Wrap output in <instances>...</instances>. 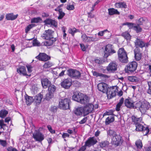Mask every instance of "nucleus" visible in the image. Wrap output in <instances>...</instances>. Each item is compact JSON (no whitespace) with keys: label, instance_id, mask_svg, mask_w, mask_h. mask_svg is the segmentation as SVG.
<instances>
[{"label":"nucleus","instance_id":"nucleus-4","mask_svg":"<svg viewBox=\"0 0 151 151\" xmlns=\"http://www.w3.org/2000/svg\"><path fill=\"white\" fill-rule=\"evenodd\" d=\"M104 52V57L106 58L109 56L115 53L116 51L114 50L113 45L111 44H108L105 46Z\"/></svg>","mask_w":151,"mask_h":151},{"label":"nucleus","instance_id":"nucleus-1","mask_svg":"<svg viewBox=\"0 0 151 151\" xmlns=\"http://www.w3.org/2000/svg\"><path fill=\"white\" fill-rule=\"evenodd\" d=\"M97 88L99 91L103 93H106L108 99H110L116 95V89L115 87L109 88L106 84L101 83L98 84Z\"/></svg>","mask_w":151,"mask_h":151},{"label":"nucleus","instance_id":"nucleus-7","mask_svg":"<svg viewBox=\"0 0 151 151\" xmlns=\"http://www.w3.org/2000/svg\"><path fill=\"white\" fill-rule=\"evenodd\" d=\"M70 102V99H68L61 100V101L59 102L60 108L63 110L69 109Z\"/></svg>","mask_w":151,"mask_h":151},{"label":"nucleus","instance_id":"nucleus-28","mask_svg":"<svg viewBox=\"0 0 151 151\" xmlns=\"http://www.w3.org/2000/svg\"><path fill=\"white\" fill-rule=\"evenodd\" d=\"M132 122L134 123H139L142 120V118L141 117H138L137 116L132 115L131 117Z\"/></svg>","mask_w":151,"mask_h":151},{"label":"nucleus","instance_id":"nucleus-36","mask_svg":"<svg viewBox=\"0 0 151 151\" xmlns=\"http://www.w3.org/2000/svg\"><path fill=\"white\" fill-rule=\"evenodd\" d=\"M135 126L136 127L135 130L138 132L142 131L144 127L143 125L139 123L135 124Z\"/></svg>","mask_w":151,"mask_h":151},{"label":"nucleus","instance_id":"nucleus-56","mask_svg":"<svg viewBox=\"0 0 151 151\" xmlns=\"http://www.w3.org/2000/svg\"><path fill=\"white\" fill-rule=\"evenodd\" d=\"M6 126V124L4 123V120L2 119H1L0 120V128L4 129V126Z\"/></svg>","mask_w":151,"mask_h":151},{"label":"nucleus","instance_id":"nucleus-33","mask_svg":"<svg viewBox=\"0 0 151 151\" xmlns=\"http://www.w3.org/2000/svg\"><path fill=\"white\" fill-rule=\"evenodd\" d=\"M121 35L127 40H130L131 38V36L127 31L122 33Z\"/></svg>","mask_w":151,"mask_h":151},{"label":"nucleus","instance_id":"nucleus-45","mask_svg":"<svg viewBox=\"0 0 151 151\" xmlns=\"http://www.w3.org/2000/svg\"><path fill=\"white\" fill-rule=\"evenodd\" d=\"M42 19L40 17L34 18L31 20V22L32 23H37L42 21Z\"/></svg>","mask_w":151,"mask_h":151},{"label":"nucleus","instance_id":"nucleus-35","mask_svg":"<svg viewBox=\"0 0 151 151\" xmlns=\"http://www.w3.org/2000/svg\"><path fill=\"white\" fill-rule=\"evenodd\" d=\"M109 144V142L107 141H101L100 142L99 146L101 148L107 147Z\"/></svg>","mask_w":151,"mask_h":151},{"label":"nucleus","instance_id":"nucleus-17","mask_svg":"<svg viewBox=\"0 0 151 151\" xmlns=\"http://www.w3.org/2000/svg\"><path fill=\"white\" fill-rule=\"evenodd\" d=\"M134 102L130 99H125L124 104L125 106L127 108H134L135 106Z\"/></svg>","mask_w":151,"mask_h":151},{"label":"nucleus","instance_id":"nucleus-60","mask_svg":"<svg viewBox=\"0 0 151 151\" xmlns=\"http://www.w3.org/2000/svg\"><path fill=\"white\" fill-rule=\"evenodd\" d=\"M57 108L56 106H53L51 107L50 110L51 111L55 112L57 111Z\"/></svg>","mask_w":151,"mask_h":151},{"label":"nucleus","instance_id":"nucleus-34","mask_svg":"<svg viewBox=\"0 0 151 151\" xmlns=\"http://www.w3.org/2000/svg\"><path fill=\"white\" fill-rule=\"evenodd\" d=\"M56 90V87L53 85H50L48 87V91L54 94Z\"/></svg>","mask_w":151,"mask_h":151},{"label":"nucleus","instance_id":"nucleus-50","mask_svg":"<svg viewBox=\"0 0 151 151\" xmlns=\"http://www.w3.org/2000/svg\"><path fill=\"white\" fill-rule=\"evenodd\" d=\"M47 127L48 130L49 131V132L52 134H55V131L53 129L51 126L50 125H48L47 126Z\"/></svg>","mask_w":151,"mask_h":151},{"label":"nucleus","instance_id":"nucleus-20","mask_svg":"<svg viewBox=\"0 0 151 151\" xmlns=\"http://www.w3.org/2000/svg\"><path fill=\"white\" fill-rule=\"evenodd\" d=\"M83 95V94L80 92H76L73 96L72 98L74 100L80 102L81 98H82Z\"/></svg>","mask_w":151,"mask_h":151},{"label":"nucleus","instance_id":"nucleus-42","mask_svg":"<svg viewBox=\"0 0 151 151\" xmlns=\"http://www.w3.org/2000/svg\"><path fill=\"white\" fill-rule=\"evenodd\" d=\"M59 16L58 17V19H61L65 16V14L63 12L61 9H59L58 10Z\"/></svg>","mask_w":151,"mask_h":151},{"label":"nucleus","instance_id":"nucleus-27","mask_svg":"<svg viewBox=\"0 0 151 151\" xmlns=\"http://www.w3.org/2000/svg\"><path fill=\"white\" fill-rule=\"evenodd\" d=\"M42 98V94L40 93L34 97V101L37 104H40L41 102Z\"/></svg>","mask_w":151,"mask_h":151},{"label":"nucleus","instance_id":"nucleus-39","mask_svg":"<svg viewBox=\"0 0 151 151\" xmlns=\"http://www.w3.org/2000/svg\"><path fill=\"white\" fill-rule=\"evenodd\" d=\"M54 94L48 91L45 95V99L47 100H49L53 97Z\"/></svg>","mask_w":151,"mask_h":151},{"label":"nucleus","instance_id":"nucleus-57","mask_svg":"<svg viewBox=\"0 0 151 151\" xmlns=\"http://www.w3.org/2000/svg\"><path fill=\"white\" fill-rule=\"evenodd\" d=\"M67 9L69 10H73L74 9V7L73 5H70L67 6Z\"/></svg>","mask_w":151,"mask_h":151},{"label":"nucleus","instance_id":"nucleus-47","mask_svg":"<svg viewBox=\"0 0 151 151\" xmlns=\"http://www.w3.org/2000/svg\"><path fill=\"white\" fill-rule=\"evenodd\" d=\"M53 65V64L50 61H48L46 62L44 65L43 67L44 68H50Z\"/></svg>","mask_w":151,"mask_h":151},{"label":"nucleus","instance_id":"nucleus-10","mask_svg":"<svg viewBox=\"0 0 151 151\" xmlns=\"http://www.w3.org/2000/svg\"><path fill=\"white\" fill-rule=\"evenodd\" d=\"M83 108V116H85L92 111L93 109L94 106L91 104H89Z\"/></svg>","mask_w":151,"mask_h":151},{"label":"nucleus","instance_id":"nucleus-21","mask_svg":"<svg viewBox=\"0 0 151 151\" xmlns=\"http://www.w3.org/2000/svg\"><path fill=\"white\" fill-rule=\"evenodd\" d=\"M134 56L137 60H139L141 58V53L138 49V48H135L134 50Z\"/></svg>","mask_w":151,"mask_h":151},{"label":"nucleus","instance_id":"nucleus-58","mask_svg":"<svg viewBox=\"0 0 151 151\" xmlns=\"http://www.w3.org/2000/svg\"><path fill=\"white\" fill-rule=\"evenodd\" d=\"M127 25L128 26L129 29L133 28V29L134 26V24L132 23H128V24H127Z\"/></svg>","mask_w":151,"mask_h":151},{"label":"nucleus","instance_id":"nucleus-37","mask_svg":"<svg viewBox=\"0 0 151 151\" xmlns=\"http://www.w3.org/2000/svg\"><path fill=\"white\" fill-rule=\"evenodd\" d=\"M114 121V118L113 116H109L106 118L105 121V124L106 125L109 124Z\"/></svg>","mask_w":151,"mask_h":151},{"label":"nucleus","instance_id":"nucleus-41","mask_svg":"<svg viewBox=\"0 0 151 151\" xmlns=\"http://www.w3.org/2000/svg\"><path fill=\"white\" fill-rule=\"evenodd\" d=\"M135 144L137 148L139 149H141L142 147L141 140L139 139L136 141Z\"/></svg>","mask_w":151,"mask_h":151},{"label":"nucleus","instance_id":"nucleus-23","mask_svg":"<svg viewBox=\"0 0 151 151\" xmlns=\"http://www.w3.org/2000/svg\"><path fill=\"white\" fill-rule=\"evenodd\" d=\"M82 96L79 103L81 104H85L89 102V99L87 96L83 94V95Z\"/></svg>","mask_w":151,"mask_h":151},{"label":"nucleus","instance_id":"nucleus-22","mask_svg":"<svg viewBox=\"0 0 151 151\" xmlns=\"http://www.w3.org/2000/svg\"><path fill=\"white\" fill-rule=\"evenodd\" d=\"M41 82L42 86L45 88H46L48 86H49L50 85V82L47 78L41 79Z\"/></svg>","mask_w":151,"mask_h":151},{"label":"nucleus","instance_id":"nucleus-44","mask_svg":"<svg viewBox=\"0 0 151 151\" xmlns=\"http://www.w3.org/2000/svg\"><path fill=\"white\" fill-rule=\"evenodd\" d=\"M93 74L94 76H95L96 77L98 76H101L103 77L106 78L107 76L106 75L99 73L96 71H93Z\"/></svg>","mask_w":151,"mask_h":151},{"label":"nucleus","instance_id":"nucleus-32","mask_svg":"<svg viewBox=\"0 0 151 151\" xmlns=\"http://www.w3.org/2000/svg\"><path fill=\"white\" fill-rule=\"evenodd\" d=\"M124 101V99L122 98L120 99L119 102L116 105V111H119L120 110V108L123 103Z\"/></svg>","mask_w":151,"mask_h":151},{"label":"nucleus","instance_id":"nucleus-8","mask_svg":"<svg viewBox=\"0 0 151 151\" xmlns=\"http://www.w3.org/2000/svg\"><path fill=\"white\" fill-rule=\"evenodd\" d=\"M68 75L72 78H79L81 77V73L76 70L69 69L68 70Z\"/></svg>","mask_w":151,"mask_h":151},{"label":"nucleus","instance_id":"nucleus-64","mask_svg":"<svg viewBox=\"0 0 151 151\" xmlns=\"http://www.w3.org/2000/svg\"><path fill=\"white\" fill-rule=\"evenodd\" d=\"M26 67L27 69V70L28 71V72L29 73H30L32 70V67L30 65H27Z\"/></svg>","mask_w":151,"mask_h":151},{"label":"nucleus","instance_id":"nucleus-16","mask_svg":"<svg viewBox=\"0 0 151 151\" xmlns=\"http://www.w3.org/2000/svg\"><path fill=\"white\" fill-rule=\"evenodd\" d=\"M134 43L136 48H138L139 47L142 48L145 47V43L141 39L137 38Z\"/></svg>","mask_w":151,"mask_h":151},{"label":"nucleus","instance_id":"nucleus-24","mask_svg":"<svg viewBox=\"0 0 151 151\" xmlns=\"http://www.w3.org/2000/svg\"><path fill=\"white\" fill-rule=\"evenodd\" d=\"M74 113L77 116H81L83 114V109L82 107H78L74 111Z\"/></svg>","mask_w":151,"mask_h":151},{"label":"nucleus","instance_id":"nucleus-6","mask_svg":"<svg viewBox=\"0 0 151 151\" xmlns=\"http://www.w3.org/2000/svg\"><path fill=\"white\" fill-rule=\"evenodd\" d=\"M137 63L135 61L129 63L125 68V70L127 73H129L133 72L137 68Z\"/></svg>","mask_w":151,"mask_h":151},{"label":"nucleus","instance_id":"nucleus-11","mask_svg":"<svg viewBox=\"0 0 151 151\" xmlns=\"http://www.w3.org/2000/svg\"><path fill=\"white\" fill-rule=\"evenodd\" d=\"M97 142L96 139L94 137H90L86 141L85 143L87 147H90L93 145Z\"/></svg>","mask_w":151,"mask_h":151},{"label":"nucleus","instance_id":"nucleus-9","mask_svg":"<svg viewBox=\"0 0 151 151\" xmlns=\"http://www.w3.org/2000/svg\"><path fill=\"white\" fill-rule=\"evenodd\" d=\"M122 137L120 135L116 134L112 137L111 143L113 145L118 146L122 144Z\"/></svg>","mask_w":151,"mask_h":151},{"label":"nucleus","instance_id":"nucleus-12","mask_svg":"<svg viewBox=\"0 0 151 151\" xmlns=\"http://www.w3.org/2000/svg\"><path fill=\"white\" fill-rule=\"evenodd\" d=\"M117 65L114 62H111L106 68L107 70L110 73H113L117 70Z\"/></svg>","mask_w":151,"mask_h":151},{"label":"nucleus","instance_id":"nucleus-49","mask_svg":"<svg viewBox=\"0 0 151 151\" xmlns=\"http://www.w3.org/2000/svg\"><path fill=\"white\" fill-rule=\"evenodd\" d=\"M68 32L71 34L73 36L74 35L75 33L76 32V29L75 28L69 29L68 30Z\"/></svg>","mask_w":151,"mask_h":151},{"label":"nucleus","instance_id":"nucleus-61","mask_svg":"<svg viewBox=\"0 0 151 151\" xmlns=\"http://www.w3.org/2000/svg\"><path fill=\"white\" fill-rule=\"evenodd\" d=\"M7 150L8 151H18L16 149L12 147H8L7 148Z\"/></svg>","mask_w":151,"mask_h":151},{"label":"nucleus","instance_id":"nucleus-5","mask_svg":"<svg viewBox=\"0 0 151 151\" xmlns=\"http://www.w3.org/2000/svg\"><path fill=\"white\" fill-rule=\"evenodd\" d=\"M149 106L148 102L141 103L139 102L136 104L135 107L139 108L141 113L145 114L146 111L149 109Z\"/></svg>","mask_w":151,"mask_h":151},{"label":"nucleus","instance_id":"nucleus-63","mask_svg":"<svg viewBox=\"0 0 151 151\" xmlns=\"http://www.w3.org/2000/svg\"><path fill=\"white\" fill-rule=\"evenodd\" d=\"M80 46L82 50L83 51H85L86 50V48L84 45L83 44H80Z\"/></svg>","mask_w":151,"mask_h":151},{"label":"nucleus","instance_id":"nucleus-40","mask_svg":"<svg viewBox=\"0 0 151 151\" xmlns=\"http://www.w3.org/2000/svg\"><path fill=\"white\" fill-rule=\"evenodd\" d=\"M142 131L143 135L144 136H146L147 135L149 134L150 129L149 128L147 127H144Z\"/></svg>","mask_w":151,"mask_h":151},{"label":"nucleus","instance_id":"nucleus-15","mask_svg":"<svg viewBox=\"0 0 151 151\" xmlns=\"http://www.w3.org/2000/svg\"><path fill=\"white\" fill-rule=\"evenodd\" d=\"M82 40L84 42H90L96 40V38L93 37H88L86 34H83L81 36Z\"/></svg>","mask_w":151,"mask_h":151},{"label":"nucleus","instance_id":"nucleus-55","mask_svg":"<svg viewBox=\"0 0 151 151\" xmlns=\"http://www.w3.org/2000/svg\"><path fill=\"white\" fill-rule=\"evenodd\" d=\"M0 144L3 147H6L7 143L6 141L0 139Z\"/></svg>","mask_w":151,"mask_h":151},{"label":"nucleus","instance_id":"nucleus-25","mask_svg":"<svg viewBox=\"0 0 151 151\" xmlns=\"http://www.w3.org/2000/svg\"><path fill=\"white\" fill-rule=\"evenodd\" d=\"M18 16V14L14 15L13 13L8 14L6 15V18L8 20H13L15 19Z\"/></svg>","mask_w":151,"mask_h":151},{"label":"nucleus","instance_id":"nucleus-48","mask_svg":"<svg viewBox=\"0 0 151 151\" xmlns=\"http://www.w3.org/2000/svg\"><path fill=\"white\" fill-rule=\"evenodd\" d=\"M133 29L136 31V32L138 33L141 32L142 30V28L140 27V26L138 25L137 26H134Z\"/></svg>","mask_w":151,"mask_h":151},{"label":"nucleus","instance_id":"nucleus-43","mask_svg":"<svg viewBox=\"0 0 151 151\" xmlns=\"http://www.w3.org/2000/svg\"><path fill=\"white\" fill-rule=\"evenodd\" d=\"M128 80L132 82H136L138 81V79L135 76H129L128 77Z\"/></svg>","mask_w":151,"mask_h":151},{"label":"nucleus","instance_id":"nucleus-2","mask_svg":"<svg viewBox=\"0 0 151 151\" xmlns=\"http://www.w3.org/2000/svg\"><path fill=\"white\" fill-rule=\"evenodd\" d=\"M52 31L51 30H46L45 32L41 35V37L43 39L47 40L44 43L45 46H50L55 42L56 39L54 38L52 35Z\"/></svg>","mask_w":151,"mask_h":151},{"label":"nucleus","instance_id":"nucleus-26","mask_svg":"<svg viewBox=\"0 0 151 151\" xmlns=\"http://www.w3.org/2000/svg\"><path fill=\"white\" fill-rule=\"evenodd\" d=\"M17 71L18 73L22 74L24 76H30V75H29L27 74L26 68L24 66H22L19 69H17Z\"/></svg>","mask_w":151,"mask_h":151},{"label":"nucleus","instance_id":"nucleus-53","mask_svg":"<svg viewBox=\"0 0 151 151\" xmlns=\"http://www.w3.org/2000/svg\"><path fill=\"white\" fill-rule=\"evenodd\" d=\"M34 26L33 24H31L28 25L26 28L25 31L26 33H27Z\"/></svg>","mask_w":151,"mask_h":151},{"label":"nucleus","instance_id":"nucleus-46","mask_svg":"<svg viewBox=\"0 0 151 151\" xmlns=\"http://www.w3.org/2000/svg\"><path fill=\"white\" fill-rule=\"evenodd\" d=\"M107 134L108 136H112V137L116 135V132L113 130L110 129L107 131Z\"/></svg>","mask_w":151,"mask_h":151},{"label":"nucleus","instance_id":"nucleus-54","mask_svg":"<svg viewBox=\"0 0 151 151\" xmlns=\"http://www.w3.org/2000/svg\"><path fill=\"white\" fill-rule=\"evenodd\" d=\"M87 117H85L83 118L79 123L80 124H83L85 123L87 121Z\"/></svg>","mask_w":151,"mask_h":151},{"label":"nucleus","instance_id":"nucleus-52","mask_svg":"<svg viewBox=\"0 0 151 151\" xmlns=\"http://www.w3.org/2000/svg\"><path fill=\"white\" fill-rule=\"evenodd\" d=\"M32 45L34 46H39L40 43L36 39H34L33 40Z\"/></svg>","mask_w":151,"mask_h":151},{"label":"nucleus","instance_id":"nucleus-14","mask_svg":"<svg viewBox=\"0 0 151 151\" xmlns=\"http://www.w3.org/2000/svg\"><path fill=\"white\" fill-rule=\"evenodd\" d=\"M35 58L40 60L46 61L50 59V57L45 53H40Z\"/></svg>","mask_w":151,"mask_h":151},{"label":"nucleus","instance_id":"nucleus-29","mask_svg":"<svg viewBox=\"0 0 151 151\" xmlns=\"http://www.w3.org/2000/svg\"><path fill=\"white\" fill-rule=\"evenodd\" d=\"M115 5L117 8H126L127 7L126 3L124 2L116 3Z\"/></svg>","mask_w":151,"mask_h":151},{"label":"nucleus","instance_id":"nucleus-62","mask_svg":"<svg viewBox=\"0 0 151 151\" xmlns=\"http://www.w3.org/2000/svg\"><path fill=\"white\" fill-rule=\"evenodd\" d=\"M95 62L96 63L99 64H101L102 63V61L101 59H96L95 60Z\"/></svg>","mask_w":151,"mask_h":151},{"label":"nucleus","instance_id":"nucleus-30","mask_svg":"<svg viewBox=\"0 0 151 151\" xmlns=\"http://www.w3.org/2000/svg\"><path fill=\"white\" fill-rule=\"evenodd\" d=\"M26 102L27 105H29L34 101V99L32 97L26 95L25 96Z\"/></svg>","mask_w":151,"mask_h":151},{"label":"nucleus","instance_id":"nucleus-31","mask_svg":"<svg viewBox=\"0 0 151 151\" xmlns=\"http://www.w3.org/2000/svg\"><path fill=\"white\" fill-rule=\"evenodd\" d=\"M109 14V15H111L115 14H119V12L117 9L114 8H110L108 9Z\"/></svg>","mask_w":151,"mask_h":151},{"label":"nucleus","instance_id":"nucleus-19","mask_svg":"<svg viewBox=\"0 0 151 151\" xmlns=\"http://www.w3.org/2000/svg\"><path fill=\"white\" fill-rule=\"evenodd\" d=\"M45 22L46 24L51 26L54 27H57V23L55 20L47 19L45 21Z\"/></svg>","mask_w":151,"mask_h":151},{"label":"nucleus","instance_id":"nucleus-51","mask_svg":"<svg viewBox=\"0 0 151 151\" xmlns=\"http://www.w3.org/2000/svg\"><path fill=\"white\" fill-rule=\"evenodd\" d=\"M147 83L149 86V88L147 92L148 94H151V81H148Z\"/></svg>","mask_w":151,"mask_h":151},{"label":"nucleus","instance_id":"nucleus-3","mask_svg":"<svg viewBox=\"0 0 151 151\" xmlns=\"http://www.w3.org/2000/svg\"><path fill=\"white\" fill-rule=\"evenodd\" d=\"M119 60L123 63H126L128 61L127 52L123 48H121L118 51Z\"/></svg>","mask_w":151,"mask_h":151},{"label":"nucleus","instance_id":"nucleus-38","mask_svg":"<svg viewBox=\"0 0 151 151\" xmlns=\"http://www.w3.org/2000/svg\"><path fill=\"white\" fill-rule=\"evenodd\" d=\"M8 114V112L6 110L4 109L0 111V117L4 118Z\"/></svg>","mask_w":151,"mask_h":151},{"label":"nucleus","instance_id":"nucleus-18","mask_svg":"<svg viewBox=\"0 0 151 151\" xmlns=\"http://www.w3.org/2000/svg\"><path fill=\"white\" fill-rule=\"evenodd\" d=\"M33 137L36 141L39 142L42 141L44 139L43 135L40 132L34 133L33 134Z\"/></svg>","mask_w":151,"mask_h":151},{"label":"nucleus","instance_id":"nucleus-13","mask_svg":"<svg viewBox=\"0 0 151 151\" xmlns=\"http://www.w3.org/2000/svg\"><path fill=\"white\" fill-rule=\"evenodd\" d=\"M61 86L65 89L69 88L72 85L71 81L70 79L64 80L60 83Z\"/></svg>","mask_w":151,"mask_h":151},{"label":"nucleus","instance_id":"nucleus-59","mask_svg":"<svg viewBox=\"0 0 151 151\" xmlns=\"http://www.w3.org/2000/svg\"><path fill=\"white\" fill-rule=\"evenodd\" d=\"M86 147H87V146L85 144V145L81 147L78 151H84L86 149Z\"/></svg>","mask_w":151,"mask_h":151}]
</instances>
